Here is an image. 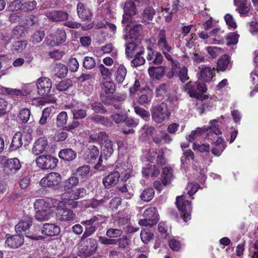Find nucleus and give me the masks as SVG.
Masks as SVG:
<instances>
[{
  "label": "nucleus",
  "mask_w": 258,
  "mask_h": 258,
  "mask_svg": "<svg viewBox=\"0 0 258 258\" xmlns=\"http://www.w3.org/2000/svg\"><path fill=\"white\" fill-rule=\"evenodd\" d=\"M89 118L92 121L95 123H100L106 126H111L112 124V121L109 118L102 116L100 115H94L90 116Z\"/></svg>",
  "instance_id": "31"
},
{
  "label": "nucleus",
  "mask_w": 258,
  "mask_h": 258,
  "mask_svg": "<svg viewBox=\"0 0 258 258\" xmlns=\"http://www.w3.org/2000/svg\"><path fill=\"white\" fill-rule=\"evenodd\" d=\"M157 45L161 51H171L172 46L166 38V32L164 29L161 30L157 36Z\"/></svg>",
  "instance_id": "14"
},
{
  "label": "nucleus",
  "mask_w": 258,
  "mask_h": 258,
  "mask_svg": "<svg viewBox=\"0 0 258 258\" xmlns=\"http://www.w3.org/2000/svg\"><path fill=\"white\" fill-rule=\"evenodd\" d=\"M99 156L98 148L95 146H90L84 155V158L88 163H94Z\"/></svg>",
  "instance_id": "17"
},
{
  "label": "nucleus",
  "mask_w": 258,
  "mask_h": 258,
  "mask_svg": "<svg viewBox=\"0 0 258 258\" xmlns=\"http://www.w3.org/2000/svg\"><path fill=\"white\" fill-rule=\"evenodd\" d=\"M102 146V153L105 156L109 157L113 152V143L110 140L104 142Z\"/></svg>",
  "instance_id": "42"
},
{
  "label": "nucleus",
  "mask_w": 258,
  "mask_h": 258,
  "mask_svg": "<svg viewBox=\"0 0 258 258\" xmlns=\"http://www.w3.org/2000/svg\"><path fill=\"white\" fill-rule=\"evenodd\" d=\"M201 80L209 82L211 81L215 75V69L209 67L203 68L200 72Z\"/></svg>",
  "instance_id": "25"
},
{
  "label": "nucleus",
  "mask_w": 258,
  "mask_h": 258,
  "mask_svg": "<svg viewBox=\"0 0 258 258\" xmlns=\"http://www.w3.org/2000/svg\"><path fill=\"white\" fill-rule=\"evenodd\" d=\"M144 48L135 42H131L125 44V54L127 58H131L140 49Z\"/></svg>",
  "instance_id": "24"
},
{
  "label": "nucleus",
  "mask_w": 258,
  "mask_h": 258,
  "mask_svg": "<svg viewBox=\"0 0 258 258\" xmlns=\"http://www.w3.org/2000/svg\"><path fill=\"white\" fill-rule=\"evenodd\" d=\"M142 173L146 176L154 177L159 174L160 170L157 168L155 165H149L147 168H144Z\"/></svg>",
  "instance_id": "39"
},
{
  "label": "nucleus",
  "mask_w": 258,
  "mask_h": 258,
  "mask_svg": "<svg viewBox=\"0 0 258 258\" xmlns=\"http://www.w3.org/2000/svg\"><path fill=\"white\" fill-rule=\"evenodd\" d=\"M236 7V11L241 16H246L250 12V5L247 2L239 3L234 5Z\"/></svg>",
  "instance_id": "38"
},
{
  "label": "nucleus",
  "mask_w": 258,
  "mask_h": 258,
  "mask_svg": "<svg viewBox=\"0 0 258 258\" xmlns=\"http://www.w3.org/2000/svg\"><path fill=\"white\" fill-rule=\"evenodd\" d=\"M24 243V238L20 235H15L8 237L6 243L10 247L16 248L21 246Z\"/></svg>",
  "instance_id": "20"
},
{
  "label": "nucleus",
  "mask_w": 258,
  "mask_h": 258,
  "mask_svg": "<svg viewBox=\"0 0 258 258\" xmlns=\"http://www.w3.org/2000/svg\"><path fill=\"white\" fill-rule=\"evenodd\" d=\"M103 220L102 216L100 215H97L94 216L90 219L82 221L81 224L85 226H93L99 227L102 223L101 221Z\"/></svg>",
  "instance_id": "37"
},
{
  "label": "nucleus",
  "mask_w": 258,
  "mask_h": 258,
  "mask_svg": "<svg viewBox=\"0 0 258 258\" xmlns=\"http://www.w3.org/2000/svg\"><path fill=\"white\" fill-rule=\"evenodd\" d=\"M173 169L170 167H165L163 169L162 182L164 185H167L173 178Z\"/></svg>",
  "instance_id": "35"
},
{
  "label": "nucleus",
  "mask_w": 258,
  "mask_h": 258,
  "mask_svg": "<svg viewBox=\"0 0 258 258\" xmlns=\"http://www.w3.org/2000/svg\"><path fill=\"white\" fill-rule=\"evenodd\" d=\"M127 74L126 68L122 64H120L117 69L116 72V80L118 83L123 82Z\"/></svg>",
  "instance_id": "41"
},
{
  "label": "nucleus",
  "mask_w": 258,
  "mask_h": 258,
  "mask_svg": "<svg viewBox=\"0 0 258 258\" xmlns=\"http://www.w3.org/2000/svg\"><path fill=\"white\" fill-rule=\"evenodd\" d=\"M96 61L94 57L86 56L83 60V67L87 70L92 69L95 67Z\"/></svg>",
  "instance_id": "56"
},
{
  "label": "nucleus",
  "mask_w": 258,
  "mask_h": 258,
  "mask_svg": "<svg viewBox=\"0 0 258 258\" xmlns=\"http://www.w3.org/2000/svg\"><path fill=\"white\" fill-rule=\"evenodd\" d=\"M42 233L48 236L57 235L60 232L59 226L54 224L45 223L43 224L41 229Z\"/></svg>",
  "instance_id": "19"
},
{
  "label": "nucleus",
  "mask_w": 258,
  "mask_h": 258,
  "mask_svg": "<svg viewBox=\"0 0 258 258\" xmlns=\"http://www.w3.org/2000/svg\"><path fill=\"white\" fill-rule=\"evenodd\" d=\"M48 146V141L45 138H39L34 143L32 148V153L36 156L42 153Z\"/></svg>",
  "instance_id": "18"
},
{
  "label": "nucleus",
  "mask_w": 258,
  "mask_h": 258,
  "mask_svg": "<svg viewBox=\"0 0 258 258\" xmlns=\"http://www.w3.org/2000/svg\"><path fill=\"white\" fill-rule=\"evenodd\" d=\"M45 15L50 21L55 22L66 21L68 17V14L62 11H47Z\"/></svg>",
  "instance_id": "15"
},
{
  "label": "nucleus",
  "mask_w": 258,
  "mask_h": 258,
  "mask_svg": "<svg viewBox=\"0 0 258 258\" xmlns=\"http://www.w3.org/2000/svg\"><path fill=\"white\" fill-rule=\"evenodd\" d=\"M44 36L45 33L44 31H36L31 36V41L34 44H37L42 41Z\"/></svg>",
  "instance_id": "54"
},
{
  "label": "nucleus",
  "mask_w": 258,
  "mask_h": 258,
  "mask_svg": "<svg viewBox=\"0 0 258 258\" xmlns=\"http://www.w3.org/2000/svg\"><path fill=\"white\" fill-rule=\"evenodd\" d=\"M25 28L22 26H17L12 30V37L19 38L25 35Z\"/></svg>",
  "instance_id": "60"
},
{
  "label": "nucleus",
  "mask_w": 258,
  "mask_h": 258,
  "mask_svg": "<svg viewBox=\"0 0 258 258\" xmlns=\"http://www.w3.org/2000/svg\"><path fill=\"white\" fill-rule=\"evenodd\" d=\"M35 209L40 210L41 211H50L52 207L51 204L49 201L44 199H38L34 204Z\"/></svg>",
  "instance_id": "30"
},
{
  "label": "nucleus",
  "mask_w": 258,
  "mask_h": 258,
  "mask_svg": "<svg viewBox=\"0 0 258 258\" xmlns=\"http://www.w3.org/2000/svg\"><path fill=\"white\" fill-rule=\"evenodd\" d=\"M68 120V115L65 111L59 113L56 118V125L58 127H61L65 125Z\"/></svg>",
  "instance_id": "55"
},
{
  "label": "nucleus",
  "mask_w": 258,
  "mask_h": 258,
  "mask_svg": "<svg viewBox=\"0 0 258 258\" xmlns=\"http://www.w3.org/2000/svg\"><path fill=\"white\" fill-rule=\"evenodd\" d=\"M134 110L135 112L144 120L146 121L149 120L150 114L149 111L139 106H135Z\"/></svg>",
  "instance_id": "51"
},
{
  "label": "nucleus",
  "mask_w": 258,
  "mask_h": 258,
  "mask_svg": "<svg viewBox=\"0 0 258 258\" xmlns=\"http://www.w3.org/2000/svg\"><path fill=\"white\" fill-rule=\"evenodd\" d=\"M154 190L152 188H148L143 190L140 196L141 199L145 201H150L154 196Z\"/></svg>",
  "instance_id": "49"
},
{
  "label": "nucleus",
  "mask_w": 258,
  "mask_h": 258,
  "mask_svg": "<svg viewBox=\"0 0 258 258\" xmlns=\"http://www.w3.org/2000/svg\"><path fill=\"white\" fill-rule=\"evenodd\" d=\"M51 109L47 107L42 111V116L39 121V123L41 125L46 124L47 122V118L49 116Z\"/></svg>",
  "instance_id": "62"
},
{
  "label": "nucleus",
  "mask_w": 258,
  "mask_h": 258,
  "mask_svg": "<svg viewBox=\"0 0 258 258\" xmlns=\"http://www.w3.org/2000/svg\"><path fill=\"white\" fill-rule=\"evenodd\" d=\"M37 2L35 0L28 1L22 4V9L24 11H30L37 8Z\"/></svg>",
  "instance_id": "59"
},
{
  "label": "nucleus",
  "mask_w": 258,
  "mask_h": 258,
  "mask_svg": "<svg viewBox=\"0 0 258 258\" xmlns=\"http://www.w3.org/2000/svg\"><path fill=\"white\" fill-rule=\"evenodd\" d=\"M182 91L187 92L190 97L198 99L203 100L204 99L203 93L207 90V86L203 82L197 81L194 84L189 82L183 86Z\"/></svg>",
  "instance_id": "2"
},
{
  "label": "nucleus",
  "mask_w": 258,
  "mask_h": 258,
  "mask_svg": "<svg viewBox=\"0 0 258 258\" xmlns=\"http://www.w3.org/2000/svg\"><path fill=\"white\" fill-rule=\"evenodd\" d=\"M176 206L182 212L181 217L185 222L190 219V212L192 210L191 202L185 200L184 197L179 196L176 198Z\"/></svg>",
  "instance_id": "5"
},
{
  "label": "nucleus",
  "mask_w": 258,
  "mask_h": 258,
  "mask_svg": "<svg viewBox=\"0 0 258 258\" xmlns=\"http://www.w3.org/2000/svg\"><path fill=\"white\" fill-rule=\"evenodd\" d=\"M151 112L152 119L158 123L162 122L170 115L167 105L163 103L155 106Z\"/></svg>",
  "instance_id": "6"
},
{
  "label": "nucleus",
  "mask_w": 258,
  "mask_h": 258,
  "mask_svg": "<svg viewBox=\"0 0 258 258\" xmlns=\"http://www.w3.org/2000/svg\"><path fill=\"white\" fill-rule=\"evenodd\" d=\"M86 195V190L84 188H78L72 192L70 196V199L72 201H74L82 198Z\"/></svg>",
  "instance_id": "48"
},
{
  "label": "nucleus",
  "mask_w": 258,
  "mask_h": 258,
  "mask_svg": "<svg viewBox=\"0 0 258 258\" xmlns=\"http://www.w3.org/2000/svg\"><path fill=\"white\" fill-rule=\"evenodd\" d=\"M79 183L78 177L71 176L63 182L62 186L64 190H69L76 186Z\"/></svg>",
  "instance_id": "32"
},
{
  "label": "nucleus",
  "mask_w": 258,
  "mask_h": 258,
  "mask_svg": "<svg viewBox=\"0 0 258 258\" xmlns=\"http://www.w3.org/2000/svg\"><path fill=\"white\" fill-rule=\"evenodd\" d=\"M146 59L149 64L153 66L160 65L162 63L163 56L162 54L155 49L148 47L147 49Z\"/></svg>",
  "instance_id": "10"
},
{
  "label": "nucleus",
  "mask_w": 258,
  "mask_h": 258,
  "mask_svg": "<svg viewBox=\"0 0 258 258\" xmlns=\"http://www.w3.org/2000/svg\"><path fill=\"white\" fill-rule=\"evenodd\" d=\"M73 114L75 119H83L87 116V112L83 109H74L73 111Z\"/></svg>",
  "instance_id": "63"
},
{
  "label": "nucleus",
  "mask_w": 258,
  "mask_h": 258,
  "mask_svg": "<svg viewBox=\"0 0 258 258\" xmlns=\"http://www.w3.org/2000/svg\"><path fill=\"white\" fill-rule=\"evenodd\" d=\"M230 63V57L228 55L224 54L220 56L217 61L218 71H224L227 68Z\"/></svg>",
  "instance_id": "33"
},
{
  "label": "nucleus",
  "mask_w": 258,
  "mask_h": 258,
  "mask_svg": "<svg viewBox=\"0 0 258 258\" xmlns=\"http://www.w3.org/2000/svg\"><path fill=\"white\" fill-rule=\"evenodd\" d=\"M143 216L144 218L139 221V224L141 226L151 227L156 225L159 220L157 211L155 207H150L146 209L143 214Z\"/></svg>",
  "instance_id": "4"
},
{
  "label": "nucleus",
  "mask_w": 258,
  "mask_h": 258,
  "mask_svg": "<svg viewBox=\"0 0 258 258\" xmlns=\"http://www.w3.org/2000/svg\"><path fill=\"white\" fill-rule=\"evenodd\" d=\"M61 181V175L57 172H51L42 178L40 184L44 187H53L57 186Z\"/></svg>",
  "instance_id": "8"
},
{
  "label": "nucleus",
  "mask_w": 258,
  "mask_h": 258,
  "mask_svg": "<svg viewBox=\"0 0 258 258\" xmlns=\"http://www.w3.org/2000/svg\"><path fill=\"white\" fill-rule=\"evenodd\" d=\"M122 234V231L121 229L115 228H109L106 232V236L109 238H117L120 237Z\"/></svg>",
  "instance_id": "57"
},
{
  "label": "nucleus",
  "mask_w": 258,
  "mask_h": 258,
  "mask_svg": "<svg viewBox=\"0 0 258 258\" xmlns=\"http://www.w3.org/2000/svg\"><path fill=\"white\" fill-rule=\"evenodd\" d=\"M59 157L61 159L67 161L74 160L77 156L76 153L71 148L61 150L58 154Z\"/></svg>",
  "instance_id": "26"
},
{
  "label": "nucleus",
  "mask_w": 258,
  "mask_h": 258,
  "mask_svg": "<svg viewBox=\"0 0 258 258\" xmlns=\"http://www.w3.org/2000/svg\"><path fill=\"white\" fill-rule=\"evenodd\" d=\"M5 91L11 95H27L30 93V91L26 90V89L19 90L16 89L5 88Z\"/></svg>",
  "instance_id": "58"
},
{
  "label": "nucleus",
  "mask_w": 258,
  "mask_h": 258,
  "mask_svg": "<svg viewBox=\"0 0 258 258\" xmlns=\"http://www.w3.org/2000/svg\"><path fill=\"white\" fill-rule=\"evenodd\" d=\"M123 11L125 15L132 16L137 13L136 5L133 1L126 2L123 7Z\"/></svg>",
  "instance_id": "40"
},
{
  "label": "nucleus",
  "mask_w": 258,
  "mask_h": 258,
  "mask_svg": "<svg viewBox=\"0 0 258 258\" xmlns=\"http://www.w3.org/2000/svg\"><path fill=\"white\" fill-rule=\"evenodd\" d=\"M91 107L96 113H103L106 112V109L100 103H93L91 104Z\"/></svg>",
  "instance_id": "64"
},
{
  "label": "nucleus",
  "mask_w": 258,
  "mask_h": 258,
  "mask_svg": "<svg viewBox=\"0 0 258 258\" xmlns=\"http://www.w3.org/2000/svg\"><path fill=\"white\" fill-rule=\"evenodd\" d=\"M37 165L42 169H52L56 166L58 160L50 155L39 156L36 160Z\"/></svg>",
  "instance_id": "7"
},
{
  "label": "nucleus",
  "mask_w": 258,
  "mask_h": 258,
  "mask_svg": "<svg viewBox=\"0 0 258 258\" xmlns=\"http://www.w3.org/2000/svg\"><path fill=\"white\" fill-rule=\"evenodd\" d=\"M22 135V133L20 132H18L14 135L10 146L11 151H15L23 145Z\"/></svg>",
  "instance_id": "28"
},
{
  "label": "nucleus",
  "mask_w": 258,
  "mask_h": 258,
  "mask_svg": "<svg viewBox=\"0 0 258 258\" xmlns=\"http://www.w3.org/2000/svg\"><path fill=\"white\" fill-rule=\"evenodd\" d=\"M73 85L72 81L70 79H65L60 81L57 85L56 89L59 91H64Z\"/></svg>",
  "instance_id": "53"
},
{
  "label": "nucleus",
  "mask_w": 258,
  "mask_h": 258,
  "mask_svg": "<svg viewBox=\"0 0 258 258\" xmlns=\"http://www.w3.org/2000/svg\"><path fill=\"white\" fill-rule=\"evenodd\" d=\"M156 13L155 10L151 7H147L142 13L143 19L145 22L152 21Z\"/></svg>",
  "instance_id": "46"
},
{
  "label": "nucleus",
  "mask_w": 258,
  "mask_h": 258,
  "mask_svg": "<svg viewBox=\"0 0 258 258\" xmlns=\"http://www.w3.org/2000/svg\"><path fill=\"white\" fill-rule=\"evenodd\" d=\"M239 35L237 32L229 33L226 37V44L227 46L235 45L238 42Z\"/></svg>",
  "instance_id": "44"
},
{
  "label": "nucleus",
  "mask_w": 258,
  "mask_h": 258,
  "mask_svg": "<svg viewBox=\"0 0 258 258\" xmlns=\"http://www.w3.org/2000/svg\"><path fill=\"white\" fill-rule=\"evenodd\" d=\"M36 86L38 94L40 96H47L50 92L52 83L48 78L41 77L37 80Z\"/></svg>",
  "instance_id": "9"
},
{
  "label": "nucleus",
  "mask_w": 258,
  "mask_h": 258,
  "mask_svg": "<svg viewBox=\"0 0 258 258\" xmlns=\"http://www.w3.org/2000/svg\"><path fill=\"white\" fill-rule=\"evenodd\" d=\"M30 115V110L28 108H24L20 111L17 120L22 123H26L29 120Z\"/></svg>",
  "instance_id": "43"
},
{
  "label": "nucleus",
  "mask_w": 258,
  "mask_h": 258,
  "mask_svg": "<svg viewBox=\"0 0 258 258\" xmlns=\"http://www.w3.org/2000/svg\"><path fill=\"white\" fill-rule=\"evenodd\" d=\"M55 40L49 43L51 46L58 45L63 43L66 39V33L64 30L61 29H58L55 34Z\"/></svg>",
  "instance_id": "29"
},
{
  "label": "nucleus",
  "mask_w": 258,
  "mask_h": 258,
  "mask_svg": "<svg viewBox=\"0 0 258 258\" xmlns=\"http://www.w3.org/2000/svg\"><path fill=\"white\" fill-rule=\"evenodd\" d=\"M55 75L58 78H64L68 74V67L61 63H57L54 67Z\"/></svg>",
  "instance_id": "34"
},
{
  "label": "nucleus",
  "mask_w": 258,
  "mask_h": 258,
  "mask_svg": "<svg viewBox=\"0 0 258 258\" xmlns=\"http://www.w3.org/2000/svg\"><path fill=\"white\" fill-rule=\"evenodd\" d=\"M56 219L62 222L72 221L76 218L74 212L67 208H58L56 214Z\"/></svg>",
  "instance_id": "13"
},
{
  "label": "nucleus",
  "mask_w": 258,
  "mask_h": 258,
  "mask_svg": "<svg viewBox=\"0 0 258 258\" xmlns=\"http://www.w3.org/2000/svg\"><path fill=\"white\" fill-rule=\"evenodd\" d=\"M140 131L141 134L139 137V139L142 142L149 140L150 137L156 132V130L153 126L148 125H144Z\"/></svg>",
  "instance_id": "21"
},
{
  "label": "nucleus",
  "mask_w": 258,
  "mask_h": 258,
  "mask_svg": "<svg viewBox=\"0 0 258 258\" xmlns=\"http://www.w3.org/2000/svg\"><path fill=\"white\" fill-rule=\"evenodd\" d=\"M101 88L106 94H113L115 91V86L113 82L105 81L101 85Z\"/></svg>",
  "instance_id": "47"
},
{
  "label": "nucleus",
  "mask_w": 258,
  "mask_h": 258,
  "mask_svg": "<svg viewBox=\"0 0 258 258\" xmlns=\"http://www.w3.org/2000/svg\"><path fill=\"white\" fill-rule=\"evenodd\" d=\"M120 172L121 174L123 173L121 170L119 171H114L103 178V183L106 188H110L117 183L120 176Z\"/></svg>",
  "instance_id": "16"
},
{
  "label": "nucleus",
  "mask_w": 258,
  "mask_h": 258,
  "mask_svg": "<svg viewBox=\"0 0 258 258\" xmlns=\"http://www.w3.org/2000/svg\"><path fill=\"white\" fill-rule=\"evenodd\" d=\"M77 10L79 17L83 21L88 20L90 19L92 15L91 11L83 3H78Z\"/></svg>",
  "instance_id": "22"
},
{
  "label": "nucleus",
  "mask_w": 258,
  "mask_h": 258,
  "mask_svg": "<svg viewBox=\"0 0 258 258\" xmlns=\"http://www.w3.org/2000/svg\"><path fill=\"white\" fill-rule=\"evenodd\" d=\"M32 225V218L30 217H26L24 220L20 221L15 226V230L17 233L24 232L26 236L33 240H39L43 239L44 237L42 236H37L35 232L39 231V228H37V230L34 232L31 231L30 226Z\"/></svg>",
  "instance_id": "3"
},
{
  "label": "nucleus",
  "mask_w": 258,
  "mask_h": 258,
  "mask_svg": "<svg viewBox=\"0 0 258 258\" xmlns=\"http://www.w3.org/2000/svg\"><path fill=\"white\" fill-rule=\"evenodd\" d=\"M129 21L127 26H129L131 28L129 31V35L131 38L137 39L139 36L141 35L143 30V26L141 24L137 23L135 21H133V20H128L125 16H123L122 22H125Z\"/></svg>",
  "instance_id": "11"
},
{
  "label": "nucleus",
  "mask_w": 258,
  "mask_h": 258,
  "mask_svg": "<svg viewBox=\"0 0 258 258\" xmlns=\"http://www.w3.org/2000/svg\"><path fill=\"white\" fill-rule=\"evenodd\" d=\"M28 41L26 40L15 41L11 46V51L13 54H19L27 47Z\"/></svg>",
  "instance_id": "27"
},
{
  "label": "nucleus",
  "mask_w": 258,
  "mask_h": 258,
  "mask_svg": "<svg viewBox=\"0 0 258 258\" xmlns=\"http://www.w3.org/2000/svg\"><path fill=\"white\" fill-rule=\"evenodd\" d=\"M90 171V166L87 165H84L79 167L76 169V174L81 178H85L88 176Z\"/></svg>",
  "instance_id": "52"
},
{
  "label": "nucleus",
  "mask_w": 258,
  "mask_h": 258,
  "mask_svg": "<svg viewBox=\"0 0 258 258\" xmlns=\"http://www.w3.org/2000/svg\"><path fill=\"white\" fill-rule=\"evenodd\" d=\"M165 71V67L163 66L159 67L151 66L148 69V73L150 76L153 79H160L164 75Z\"/></svg>",
  "instance_id": "23"
},
{
  "label": "nucleus",
  "mask_w": 258,
  "mask_h": 258,
  "mask_svg": "<svg viewBox=\"0 0 258 258\" xmlns=\"http://www.w3.org/2000/svg\"><path fill=\"white\" fill-rule=\"evenodd\" d=\"M137 52L135 55L134 59L132 60V63L134 67H138L144 64L145 62V58L142 55L145 53L144 48H141Z\"/></svg>",
  "instance_id": "36"
},
{
  "label": "nucleus",
  "mask_w": 258,
  "mask_h": 258,
  "mask_svg": "<svg viewBox=\"0 0 258 258\" xmlns=\"http://www.w3.org/2000/svg\"><path fill=\"white\" fill-rule=\"evenodd\" d=\"M35 210V219L40 222L47 221L50 218V211H41L40 210Z\"/></svg>",
  "instance_id": "45"
},
{
  "label": "nucleus",
  "mask_w": 258,
  "mask_h": 258,
  "mask_svg": "<svg viewBox=\"0 0 258 258\" xmlns=\"http://www.w3.org/2000/svg\"><path fill=\"white\" fill-rule=\"evenodd\" d=\"M154 234L150 231L143 229L140 233V237L143 243L147 244L154 238Z\"/></svg>",
  "instance_id": "50"
},
{
  "label": "nucleus",
  "mask_w": 258,
  "mask_h": 258,
  "mask_svg": "<svg viewBox=\"0 0 258 258\" xmlns=\"http://www.w3.org/2000/svg\"><path fill=\"white\" fill-rule=\"evenodd\" d=\"M98 244L95 239L81 237L78 245V255L83 258L89 257L95 253Z\"/></svg>",
  "instance_id": "1"
},
{
  "label": "nucleus",
  "mask_w": 258,
  "mask_h": 258,
  "mask_svg": "<svg viewBox=\"0 0 258 258\" xmlns=\"http://www.w3.org/2000/svg\"><path fill=\"white\" fill-rule=\"evenodd\" d=\"M187 71L188 70L186 67H182L180 69L179 72L176 74L182 83H184L189 79V77L187 75Z\"/></svg>",
  "instance_id": "61"
},
{
  "label": "nucleus",
  "mask_w": 258,
  "mask_h": 258,
  "mask_svg": "<svg viewBox=\"0 0 258 258\" xmlns=\"http://www.w3.org/2000/svg\"><path fill=\"white\" fill-rule=\"evenodd\" d=\"M21 167L19 160L17 158L8 159L4 166V172L8 175H14L19 171Z\"/></svg>",
  "instance_id": "12"
}]
</instances>
